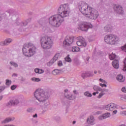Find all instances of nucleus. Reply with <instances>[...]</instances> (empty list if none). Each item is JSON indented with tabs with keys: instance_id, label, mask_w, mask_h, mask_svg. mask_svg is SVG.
<instances>
[{
	"instance_id": "1",
	"label": "nucleus",
	"mask_w": 126,
	"mask_h": 126,
	"mask_svg": "<svg viewBox=\"0 0 126 126\" xmlns=\"http://www.w3.org/2000/svg\"><path fill=\"white\" fill-rule=\"evenodd\" d=\"M58 14L52 16L49 18V24L54 27H60L64 20L63 18L69 16V5L67 3L61 5L58 9Z\"/></svg>"
},
{
	"instance_id": "2",
	"label": "nucleus",
	"mask_w": 126,
	"mask_h": 126,
	"mask_svg": "<svg viewBox=\"0 0 126 126\" xmlns=\"http://www.w3.org/2000/svg\"><path fill=\"white\" fill-rule=\"evenodd\" d=\"M34 97L39 102L43 103L49 99L50 94L43 89H38L34 92Z\"/></svg>"
},
{
	"instance_id": "3",
	"label": "nucleus",
	"mask_w": 126,
	"mask_h": 126,
	"mask_svg": "<svg viewBox=\"0 0 126 126\" xmlns=\"http://www.w3.org/2000/svg\"><path fill=\"white\" fill-rule=\"evenodd\" d=\"M78 8L80 12L85 16L86 17H87L93 7L89 6L88 4L83 1H81L78 3Z\"/></svg>"
},
{
	"instance_id": "4",
	"label": "nucleus",
	"mask_w": 126,
	"mask_h": 126,
	"mask_svg": "<svg viewBox=\"0 0 126 126\" xmlns=\"http://www.w3.org/2000/svg\"><path fill=\"white\" fill-rule=\"evenodd\" d=\"M40 43L42 48L44 50H49L53 46V39L51 37H43L40 39Z\"/></svg>"
},
{
	"instance_id": "5",
	"label": "nucleus",
	"mask_w": 126,
	"mask_h": 126,
	"mask_svg": "<svg viewBox=\"0 0 126 126\" xmlns=\"http://www.w3.org/2000/svg\"><path fill=\"white\" fill-rule=\"evenodd\" d=\"M22 51L23 54L26 57H28V58L32 57V43L25 44Z\"/></svg>"
},
{
	"instance_id": "6",
	"label": "nucleus",
	"mask_w": 126,
	"mask_h": 126,
	"mask_svg": "<svg viewBox=\"0 0 126 126\" xmlns=\"http://www.w3.org/2000/svg\"><path fill=\"white\" fill-rule=\"evenodd\" d=\"M119 40L118 36L114 34H107L104 37V41L107 44L115 45L116 42Z\"/></svg>"
},
{
	"instance_id": "7",
	"label": "nucleus",
	"mask_w": 126,
	"mask_h": 126,
	"mask_svg": "<svg viewBox=\"0 0 126 126\" xmlns=\"http://www.w3.org/2000/svg\"><path fill=\"white\" fill-rule=\"evenodd\" d=\"M99 16V13L94 8H92L90 13L87 16V18L90 19H92L93 20H96L98 17Z\"/></svg>"
},
{
	"instance_id": "8",
	"label": "nucleus",
	"mask_w": 126,
	"mask_h": 126,
	"mask_svg": "<svg viewBox=\"0 0 126 126\" xmlns=\"http://www.w3.org/2000/svg\"><path fill=\"white\" fill-rule=\"evenodd\" d=\"M93 26L91 24L85 22H82L79 25V29L82 31L87 32L89 28H92Z\"/></svg>"
},
{
	"instance_id": "9",
	"label": "nucleus",
	"mask_w": 126,
	"mask_h": 126,
	"mask_svg": "<svg viewBox=\"0 0 126 126\" xmlns=\"http://www.w3.org/2000/svg\"><path fill=\"white\" fill-rule=\"evenodd\" d=\"M113 9L115 12L117 14H119V15H124L125 14L123 7L120 5H114Z\"/></svg>"
},
{
	"instance_id": "10",
	"label": "nucleus",
	"mask_w": 126,
	"mask_h": 126,
	"mask_svg": "<svg viewBox=\"0 0 126 126\" xmlns=\"http://www.w3.org/2000/svg\"><path fill=\"white\" fill-rule=\"evenodd\" d=\"M73 36H67L65 38L64 40L63 41V46L64 47H67L71 45L72 43H73Z\"/></svg>"
},
{
	"instance_id": "11",
	"label": "nucleus",
	"mask_w": 126,
	"mask_h": 126,
	"mask_svg": "<svg viewBox=\"0 0 126 126\" xmlns=\"http://www.w3.org/2000/svg\"><path fill=\"white\" fill-rule=\"evenodd\" d=\"M78 39H80L78 41H77L76 44L79 47H86L87 43L85 41V39L82 38V37L80 36L77 37Z\"/></svg>"
},
{
	"instance_id": "12",
	"label": "nucleus",
	"mask_w": 126,
	"mask_h": 126,
	"mask_svg": "<svg viewBox=\"0 0 126 126\" xmlns=\"http://www.w3.org/2000/svg\"><path fill=\"white\" fill-rule=\"evenodd\" d=\"M118 108V105L114 103H110L107 105L105 106V109L107 111H109L112 112V111H114V110H116Z\"/></svg>"
},
{
	"instance_id": "13",
	"label": "nucleus",
	"mask_w": 126,
	"mask_h": 126,
	"mask_svg": "<svg viewBox=\"0 0 126 126\" xmlns=\"http://www.w3.org/2000/svg\"><path fill=\"white\" fill-rule=\"evenodd\" d=\"M59 57H60V53H57L53 58V59L47 63L48 66H51L55 62L58 60L59 59Z\"/></svg>"
},
{
	"instance_id": "14",
	"label": "nucleus",
	"mask_w": 126,
	"mask_h": 126,
	"mask_svg": "<svg viewBox=\"0 0 126 126\" xmlns=\"http://www.w3.org/2000/svg\"><path fill=\"white\" fill-rule=\"evenodd\" d=\"M64 96L66 99H69V100H73L74 99V96L68 92V90H64Z\"/></svg>"
},
{
	"instance_id": "15",
	"label": "nucleus",
	"mask_w": 126,
	"mask_h": 126,
	"mask_svg": "<svg viewBox=\"0 0 126 126\" xmlns=\"http://www.w3.org/2000/svg\"><path fill=\"white\" fill-rule=\"evenodd\" d=\"M110 117H111V113L107 112L99 116L98 117V120L102 121L103 120H105V119H108V118H110Z\"/></svg>"
},
{
	"instance_id": "16",
	"label": "nucleus",
	"mask_w": 126,
	"mask_h": 126,
	"mask_svg": "<svg viewBox=\"0 0 126 126\" xmlns=\"http://www.w3.org/2000/svg\"><path fill=\"white\" fill-rule=\"evenodd\" d=\"M11 42H12L11 38H7L4 41L1 42L0 45H1V46H7L9 45Z\"/></svg>"
},
{
	"instance_id": "17",
	"label": "nucleus",
	"mask_w": 126,
	"mask_h": 126,
	"mask_svg": "<svg viewBox=\"0 0 126 126\" xmlns=\"http://www.w3.org/2000/svg\"><path fill=\"white\" fill-rule=\"evenodd\" d=\"M88 124L93 126L95 124V119L93 116H91L87 120Z\"/></svg>"
},
{
	"instance_id": "18",
	"label": "nucleus",
	"mask_w": 126,
	"mask_h": 126,
	"mask_svg": "<svg viewBox=\"0 0 126 126\" xmlns=\"http://www.w3.org/2000/svg\"><path fill=\"white\" fill-rule=\"evenodd\" d=\"M12 121H14V117L7 118L1 122V124H7V123H9V122H12Z\"/></svg>"
},
{
	"instance_id": "19",
	"label": "nucleus",
	"mask_w": 126,
	"mask_h": 126,
	"mask_svg": "<svg viewBox=\"0 0 126 126\" xmlns=\"http://www.w3.org/2000/svg\"><path fill=\"white\" fill-rule=\"evenodd\" d=\"M112 65L114 68H119V61L114 60L112 62Z\"/></svg>"
},
{
	"instance_id": "20",
	"label": "nucleus",
	"mask_w": 126,
	"mask_h": 126,
	"mask_svg": "<svg viewBox=\"0 0 126 126\" xmlns=\"http://www.w3.org/2000/svg\"><path fill=\"white\" fill-rule=\"evenodd\" d=\"M117 80L119 82H124L125 81V79H124V76L122 75H118L116 77Z\"/></svg>"
},
{
	"instance_id": "21",
	"label": "nucleus",
	"mask_w": 126,
	"mask_h": 126,
	"mask_svg": "<svg viewBox=\"0 0 126 126\" xmlns=\"http://www.w3.org/2000/svg\"><path fill=\"white\" fill-rule=\"evenodd\" d=\"M111 29H112V26L110 25H108L104 27V31L106 32H110V31H111Z\"/></svg>"
},
{
	"instance_id": "22",
	"label": "nucleus",
	"mask_w": 126,
	"mask_h": 126,
	"mask_svg": "<svg viewBox=\"0 0 126 126\" xmlns=\"http://www.w3.org/2000/svg\"><path fill=\"white\" fill-rule=\"evenodd\" d=\"M84 95L86 97H92V94L89 92V91H87L84 93Z\"/></svg>"
},
{
	"instance_id": "23",
	"label": "nucleus",
	"mask_w": 126,
	"mask_h": 126,
	"mask_svg": "<svg viewBox=\"0 0 126 126\" xmlns=\"http://www.w3.org/2000/svg\"><path fill=\"white\" fill-rule=\"evenodd\" d=\"M6 107H11V106H14L12 100H10L9 102H7L6 103Z\"/></svg>"
},
{
	"instance_id": "24",
	"label": "nucleus",
	"mask_w": 126,
	"mask_h": 126,
	"mask_svg": "<svg viewBox=\"0 0 126 126\" xmlns=\"http://www.w3.org/2000/svg\"><path fill=\"white\" fill-rule=\"evenodd\" d=\"M13 102V105L14 106H15V105H17L18 104H19V99H15L14 100H12Z\"/></svg>"
},
{
	"instance_id": "25",
	"label": "nucleus",
	"mask_w": 126,
	"mask_h": 126,
	"mask_svg": "<svg viewBox=\"0 0 126 126\" xmlns=\"http://www.w3.org/2000/svg\"><path fill=\"white\" fill-rule=\"evenodd\" d=\"M60 70H61L55 69V70H53L52 71V74H53V75H58V74H59V73H60Z\"/></svg>"
},
{
	"instance_id": "26",
	"label": "nucleus",
	"mask_w": 126,
	"mask_h": 126,
	"mask_svg": "<svg viewBox=\"0 0 126 126\" xmlns=\"http://www.w3.org/2000/svg\"><path fill=\"white\" fill-rule=\"evenodd\" d=\"M87 77H90L91 76H93V71H88L86 72Z\"/></svg>"
},
{
	"instance_id": "27",
	"label": "nucleus",
	"mask_w": 126,
	"mask_h": 126,
	"mask_svg": "<svg viewBox=\"0 0 126 126\" xmlns=\"http://www.w3.org/2000/svg\"><path fill=\"white\" fill-rule=\"evenodd\" d=\"M37 51V48H36V47L35 46L32 45V55H35L36 54V52Z\"/></svg>"
},
{
	"instance_id": "28",
	"label": "nucleus",
	"mask_w": 126,
	"mask_h": 126,
	"mask_svg": "<svg viewBox=\"0 0 126 126\" xmlns=\"http://www.w3.org/2000/svg\"><path fill=\"white\" fill-rule=\"evenodd\" d=\"M115 58H116V54L112 53L109 55V59L111 60V61L115 60Z\"/></svg>"
},
{
	"instance_id": "29",
	"label": "nucleus",
	"mask_w": 126,
	"mask_h": 126,
	"mask_svg": "<svg viewBox=\"0 0 126 126\" xmlns=\"http://www.w3.org/2000/svg\"><path fill=\"white\" fill-rule=\"evenodd\" d=\"M10 64L12 65V66H14V67H18V64L13 62H10Z\"/></svg>"
},
{
	"instance_id": "30",
	"label": "nucleus",
	"mask_w": 126,
	"mask_h": 126,
	"mask_svg": "<svg viewBox=\"0 0 126 126\" xmlns=\"http://www.w3.org/2000/svg\"><path fill=\"white\" fill-rule=\"evenodd\" d=\"M65 61L68 63H71V59L69 57V55H68L65 58Z\"/></svg>"
},
{
	"instance_id": "31",
	"label": "nucleus",
	"mask_w": 126,
	"mask_h": 126,
	"mask_svg": "<svg viewBox=\"0 0 126 126\" xmlns=\"http://www.w3.org/2000/svg\"><path fill=\"white\" fill-rule=\"evenodd\" d=\"M79 48L77 47H73L72 48V51L73 52H78Z\"/></svg>"
},
{
	"instance_id": "32",
	"label": "nucleus",
	"mask_w": 126,
	"mask_h": 126,
	"mask_svg": "<svg viewBox=\"0 0 126 126\" xmlns=\"http://www.w3.org/2000/svg\"><path fill=\"white\" fill-rule=\"evenodd\" d=\"M74 63L75 65H79V64H80V63L79 62V61H78L77 59L74 60Z\"/></svg>"
},
{
	"instance_id": "33",
	"label": "nucleus",
	"mask_w": 126,
	"mask_h": 126,
	"mask_svg": "<svg viewBox=\"0 0 126 126\" xmlns=\"http://www.w3.org/2000/svg\"><path fill=\"white\" fill-rule=\"evenodd\" d=\"M32 81H35V82H39V81H41V79H40V78H32Z\"/></svg>"
},
{
	"instance_id": "34",
	"label": "nucleus",
	"mask_w": 126,
	"mask_h": 126,
	"mask_svg": "<svg viewBox=\"0 0 126 126\" xmlns=\"http://www.w3.org/2000/svg\"><path fill=\"white\" fill-rule=\"evenodd\" d=\"M5 86H0V93H1V92H2V91L5 89Z\"/></svg>"
},
{
	"instance_id": "35",
	"label": "nucleus",
	"mask_w": 126,
	"mask_h": 126,
	"mask_svg": "<svg viewBox=\"0 0 126 126\" xmlns=\"http://www.w3.org/2000/svg\"><path fill=\"white\" fill-rule=\"evenodd\" d=\"M94 89L95 91H97V90H98V91H100V90L101 89V88H100L99 87H98L97 86H94Z\"/></svg>"
},
{
	"instance_id": "36",
	"label": "nucleus",
	"mask_w": 126,
	"mask_h": 126,
	"mask_svg": "<svg viewBox=\"0 0 126 126\" xmlns=\"http://www.w3.org/2000/svg\"><path fill=\"white\" fill-rule=\"evenodd\" d=\"M6 85H8V86H9L10 84H11V81H9V80L7 79L6 80V83H5Z\"/></svg>"
},
{
	"instance_id": "37",
	"label": "nucleus",
	"mask_w": 126,
	"mask_h": 126,
	"mask_svg": "<svg viewBox=\"0 0 126 126\" xmlns=\"http://www.w3.org/2000/svg\"><path fill=\"white\" fill-rule=\"evenodd\" d=\"M105 93H99L98 96H97V98L98 99H100V98H102V96L103 95H105Z\"/></svg>"
},
{
	"instance_id": "38",
	"label": "nucleus",
	"mask_w": 126,
	"mask_h": 126,
	"mask_svg": "<svg viewBox=\"0 0 126 126\" xmlns=\"http://www.w3.org/2000/svg\"><path fill=\"white\" fill-rule=\"evenodd\" d=\"M26 25H27V22H22L20 24V26H26Z\"/></svg>"
},
{
	"instance_id": "39",
	"label": "nucleus",
	"mask_w": 126,
	"mask_h": 126,
	"mask_svg": "<svg viewBox=\"0 0 126 126\" xmlns=\"http://www.w3.org/2000/svg\"><path fill=\"white\" fill-rule=\"evenodd\" d=\"M99 91H100L101 93L103 92H108L109 90L107 89H102L101 88H100V90H99Z\"/></svg>"
},
{
	"instance_id": "40",
	"label": "nucleus",
	"mask_w": 126,
	"mask_h": 126,
	"mask_svg": "<svg viewBox=\"0 0 126 126\" xmlns=\"http://www.w3.org/2000/svg\"><path fill=\"white\" fill-rule=\"evenodd\" d=\"M55 120L56 122H61L62 121V118L60 117H55Z\"/></svg>"
},
{
	"instance_id": "41",
	"label": "nucleus",
	"mask_w": 126,
	"mask_h": 126,
	"mask_svg": "<svg viewBox=\"0 0 126 126\" xmlns=\"http://www.w3.org/2000/svg\"><path fill=\"white\" fill-rule=\"evenodd\" d=\"M81 76V77H82L84 79L86 78V77H87V76L86 75V73H82Z\"/></svg>"
},
{
	"instance_id": "42",
	"label": "nucleus",
	"mask_w": 126,
	"mask_h": 126,
	"mask_svg": "<svg viewBox=\"0 0 126 126\" xmlns=\"http://www.w3.org/2000/svg\"><path fill=\"white\" fill-rule=\"evenodd\" d=\"M48 111V108H43V111H42V114H45L46 112Z\"/></svg>"
},
{
	"instance_id": "43",
	"label": "nucleus",
	"mask_w": 126,
	"mask_h": 126,
	"mask_svg": "<svg viewBox=\"0 0 126 126\" xmlns=\"http://www.w3.org/2000/svg\"><path fill=\"white\" fill-rule=\"evenodd\" d=\"M44 70L39 69V70H38V73L39 74H41L42 73H44Z\"/></svg>"
},
{
	"instance_id": "44",
	"label": "nucleus",
	"mask_w": 126,
	"mask_h": 126,
	"mask_svg": "<svg viewBox=\"0 0 126 126\" xmlns=\"http://www.w3.org/2000/svg\"><path fill=\"white\" fill-rule=\"evenodd\" d=\"M58 64L59 66H63V62L62 61L58 62Z\"/></svg>"
},
{
	"instance_id": "45",
	"label": "nucleus",
	"mask_w": 126,
	"mask_h": 126,
	"mask_svg": "<svg viewBox=\"0 0 126 126\" xmlns=\"http://www.w3.org/2000/svg\"><path fill=\"white\" fill-rule=\"evenodd\" d=\"M16 87H17L16 86H15V85H12V86H11V89L12 90H15V89H16Z\"/></svg>"
},
{
	"instance_id": "46",
	"label": "nucleus",
	"mask_w": 126,
	"mask_h": 126,
	"mask_svg": "<svg viewBox=\"0 0 126 126\" xmlns=\"http://www.w3.org/2000/svg\"><path fill=\"white\" fill-rule=\"evenodd\" d=\"M27 111L28 112V113H31L32 112V108L30 107L28 108Z\"/></svg>"
},
{
	"instance_id": "47",
	"label": "nucleus",
	"mask_w": 126,
	"mask_h": 126,
	"mask_svg": "<svg viewBox=\"0 0 126 126\" xmlns=\"http://www.w3.org/2000/svg\"><path fill=\"white\" fill-rule=\"evenodd\" d=\"M100 86H101V87H107V85L105 84H102V83H100L99 84Z\"/></svg>"
},
{
	"instance_id": "48",
	"label": "nucleus",
	"mask_w": 126,
	"mask_h": 126,
	"mask_svg": "<svg viewBox=\"0 0 126 126\" xmlns=\"http://www.w3.org/2000/svg\"><path fill=\"white\" fill-rule=\"evenodd\" d=\"M122 91L123 92H124V93H126V87H123V88H122Z\"/></svg>"
},
{
	"instance_id": "49",
	"label": "nucleus",
	"mask_w": 126,
	"mask_h": 126,
	"mask_svg": "<svg viewBox=\"0 0 126 126\" xmlns=\"http://www.w3.org/2000/svg\"><path fill=\"white\" fill-rule=\"evenodd\" d=\"M99 81L100 82H102V83H106V81H105V80H103V79H99Z\"/></svg>"
},
{
	"instance_id": "50",
	"label": "nucleus",
	"mask_w": 126,
	"mask_h": 126,
	"mask_svg": "<svg viewBox=\"0 0 126 126\" xmlns=\"http://www.w3.org/2000/svg\"><path fill=\"white\" fill-rule=\"evenodd\" d=\"M34 71L36 73H39V68H35Z\"/></svg>"
},
{
	"instance_id": "51",
	"label": "nucleus",
	"mask_w": 126,
	"mask_h": 126,
	"mask_svg": "<svg viewBox=\"0 0 126 126\" xmlns=\"http://www.w3.org/2000/svg\"><path fill=\"white\" fill-rule=\"evenodd\" d=\"M49 105H50V103L49 102V101H47L46 103H44V106L46 107L49 106Z\"/></svg>"
},
{
	"instance_id": "52",
	"label": "nucleus",
	"mask_w": 126,
	"mask_h": 126,
	"mask_svg": "<svg viewBox=\"0 0 126 126\" xmlns=\"http://www.w3.org/2000/svg\"><path fill=\"white\" fill-rule=\"evenodd\" d=\"M12 77L15 76L16 77H17V74H16V73H13V74L12 75Z\"/></svg>"
},
{
	"instance_id": "53",
	"label": "nucleus",
	"mask_w": 126,
	"mask_h": 126,
	"mask_svg": "<svg viewBox=\"0 0 126 126\" xmlns=\"http://www.w3.org/2000/svg\"><path fill=\"white\" fill-rule=\"evenodd\" d=\"M113 114H114L115 115H116V114H117V113H118V111L117 110H114L113 111Z\"/></svg>"
},
{
	"instance_id": "54",
	"label": "nucleus",
	"mask_w": 126,
	"mask_h": 126,
	"mask_svg": "<svg viewBox=\"0 0 126 126\" xmlns=\"http://www.w3.org/2000/svg\"><path fill=\"white\" fill-rule=\"evenodd\" d=\"M68 0L70 2V3H72V2H73V1H74V0Z\"/></svg>"
},
{
	"instance_id": "55",
	"label": "nucleus",
	"mask_w": 126,
	"mask_h": 126,
	"mask_svg": "<svg viewBox=\"0 0 126 126\" xmlns=\"http://www.w3.org/2000/svg\"><path fill=\"white\" fill-rule=\"evenodd\" d=\"M38 115L37 114H35V115H33V118H37Z\"/></svg>"
},
{
	"instance_id": "56",
	"label": "nucleus",
	"mask_w": 126,
	"mask_h": 126,
	"mask_svg": "<svg viewBox=\"0 0 126 126\" xmlns=\"http://www.w3.org/2000/svg\"><path fill=\"white\" fill-rule=\"evenodd\" d=\"M45 29H49V28L46 27L45 28H43L44 31H46V30H45Z\"/></svg>"
},
{
	"instance_id": "57",
	"label": "nucleus",
	"mask_w": 126,
	"mask_h": 126,
	"mask_svg": "<svg viewBox=\"0 0 126 126\" xmlns=\"http://www.w3.org/2000/svg\"><path fill=\"white\" fill-rule=\"evenodd\" d=\"M76 123V121H73V122H72V125H75Z\"/></svg>"
},
{
	"instance_id": "58",
	"label": "nucleus",
	"mask_w": 126,
	"mask_h": 126,
	"mask_svg": "<svg viewBox=\"0 0 126 126\" xmlns=\"http://www.w3.org/2000/svg\"><path fill=\"white\" fill-rule=\"evenodd\" d=\"M93 95L94 96H95V95H96V93H95V92L93 93Z\"/></svg>"
},
{
	"instance_id": "59",
	"label": "nucleus",
	"mask_w": 126,
	"mask_h": 126,
	"mask_svg": "<svg viewBox=\"0 0 126 126\" xmlns=\"http://www.w3.org/2000/svg\"><path fill=\"white\" fill-rule=\"evenodd\" d=\"M21 81H25V79H23V78H22L21 79Z\"/></svg>"
},
{
	"instance_id": "60",
	"label": "nucleus",
	"mask_w": 126,
	"mask_h": 126,
	"mask_svg": "<svg viewBox=\"0 0 126 126\" xmlns=\"http://www.w3.org/2000/svg\"><path fill=\"white\" fill-rule=\"evenodd\" d=\"M123 114H124V115H126V111H124Z\"/></svg>"
},
{
	"instance_id": "61",
	"label": "nucleus",
	"mask_w": 126,
	"mask_h": 126,
	"mask_svg": "<svg viewBox=\"0 0 126 126\" xmlns=\"http://www.w3.org/2000/svg\"><path fill=\"white\" fill-rule=\"evenodd\" d=\"M2 99V96H0V101Z\"/></svg>"
},
{
	"instance_id": "62",
	"label": "nucleus",
	"mask_w": 126,
	"mask_h": 126,
	"mask_svg": "<svg viewBox=\"0 0 126 126\" xmlns=\"http://www.w3.org/2000/svg\"><path fill=\"white\" fill-rule=\"evenodd\" d=\"M94 73L96 74V73H97V71H94Z\"/></svg>"
},
{
	"instance_id": "63",
	"label": "nucleus",
	"mask_w": 126,
	"mask_h": 126,
	"mask_svg": "<svg viewBox=\"0 0 126 126\" xmlns=\"http://www.w3.org/2000/svg\"><path fill=\"white\" fill-rule=\"evenodd\" d=\"M95 94H99V92H95Z\"/></svg>"
},
{
	"instance_id": "64",
	"label": "nucleus",
	"mask_w": 126,
	"mask_h": 126,
	"mask_svg": "<svg viewBox=\"0 0 126 126\" xmlns=\"http://www.w3.org/2000/svg\"><path fill=\"white\" fill-rule=\"evenodd\" d=\"M87 61H89V58H87Z\"/></svg>"
}]
</instances>
